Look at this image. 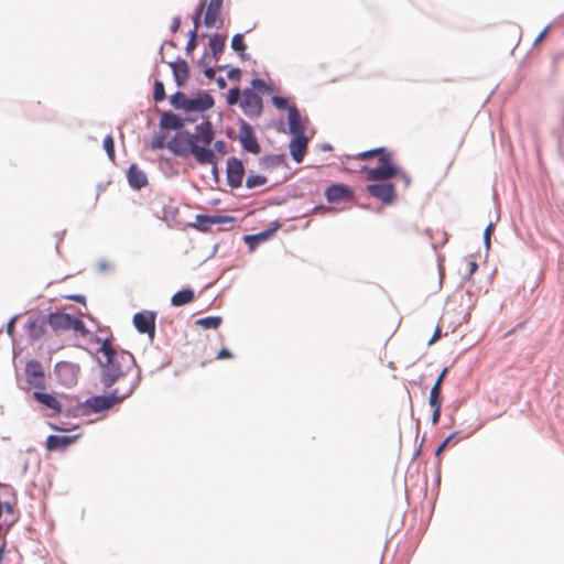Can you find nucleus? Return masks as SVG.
Instances as JSON below:
<instances>
[{
    "mask_svg": "<svg viewBox=\"0 0 564 564\" xmlns=\"http://www.w3.org/2000/svg\"><path fill=\"white\" fill-rule=\"evenodd\" d=\"M165 148L176 158H187L193 155L199 165L200 163L212 159L209 148L198 147L194 133L187 129L175 133L170 141L163 139V135L152 137V150H163Z\"/></svg>",
    "mask_w": 564,
    "mask_h": 564,
    "instance_id": "1",
    "label": "nucleus"
},
{
    "mask_svg": "<svg viewBox=\"0 0 564 564\" xmlns=\"http://www.w3.org/2000/svg\"><path fill=\"white\" fill-rule=\"evenodd\" d=\"M96 341L100 343V346L91 356L100 368V383L105 389H110L127 375V371L121 367L118 350L109 344V338L101 339L97 336Z\"/></svg>",
    "mask_w": 564,
    "mask_h": 564,
    "instance_id": "2",
    "label": "nucleus"
},
{
    "mask_svg": "<svg viewBox=\"0 0 564 564\" xmlns=\"http://www.w3.org/2000/svg\"><path fill=\"white\" fill-rule=\"evenodd\" d=\"M141 379V370L139 369L138 373H135V377L127 390L121 392L119 388H116L101 394H94L88 397L84 401V408L86 410L87 416L102 413L107 410H110L115 404L121 403L134 392V390L139 387Z\"/></svg>",
    "mask_w": 564,
    "mask_h": 564,
    "instance_id": "3",
    "label": "nucleus"
},
{
    "mask_svg": "<svg viewBox=\"0 0 564 564\" xmlns=\"http://www.w3.org/2000/svg\"><path fill=\"white\" fill-rule=\"evenodd\" d=\"M80 366L75 362L62 360L55 364L54 375L57 382L64 388H73L78 382Z\"/></svg>",
    "mask_w": 564,
    "mask_h": 564,
    "instance_id": "4",
    "label": "nucleus"
},
{
    "mask_svg": "<svg viewBox=\"0 0 564 564\" xmlns=\"http://www.w3.org/2000/svg\"><path fill=\"white\" fill-rule=\"evenodd\" d=\"M239 134L238 140L241 149L250 154L258 155L261 152V145L256 134L254 128L242 118H238Z\"/></svg>",
    "mask_w": 564,
    "mask_h": 564,
    "instance_id": "5",
    "label": "nucleus"
},
{
    "mask_svg": "<svg viewBox=\"0 0 564 564\" xmlns=\"http://www.w3.org/2000/svg\"><path fill=\"white\" fill-rule=\"evenodd\" d=\"M156 110L160 112L159 132L153 135H163V139H166L171 131L177 133L186 130L183 116L172 110H160L159 108Z\"/></svg>",
    "mask_w": 564,
    "mask_h": 564,
    "instance_id": "6",
    "label": "nucleus"
},
{
    "mask_svg": "<svg viewBox=\"0 0 564 564\" xmlns=\"http://www.w3.org/2000/svg\"><path fill=\"white\" fill-rule=\"evenodd\" d=\"M156 317L155 311L142 310L133 315L132 324L139 334L148 335L149 339L153 341L156 334Z\"/></svg>",
    "mask_w": 564,
    "mask_h": 564,
    "instance_id": "7",
    "label": "nucleus"
},
{
    "mask_svg": "<svg viewBox=\"0 0 564 564\" xmlns=\"http://www.w3.org/2000/svg\"><path fill=\"white\" fill-rule=\"evenodd\" d=\"M242 98L239 100V107L242 112L250 119H254L261 116L263 112V99L253 94L251 88H243L241 91Z\"/></svg>",
    "mask_w": 564,
    "mask_h": 564,
    "instance_id": "8",
    "label": "nucleus"
},
{
    "mask_svg": "<svg viewBox=\"0 0 564 564\" xmlns=\"http://www.w3.org/2000/svg\"><path fill=\"white\" fill-rule=\"evenodd\" d=\"M246 169L243 161L237 156H230L226 161V180L231 189H237L242 185Z\"/></svg>",
    "mask_w": 564,
    "mask_h": 564,
    "instance_id": "9",
    "label": "nucleus"
},
{
    "mask_svg": "<svg viewBox=\"0 0 564 564\" xmlns=\"http://www.w3.org/2000/svg\"><path fill=\"white\" fill-rule=\"evenodd\" d=\"M368 194L384 205H392L397 199L395 186L391 182L371 183L366 186Z\"/></svg>",
    "mask_w": 564,
    "mask_h": 564,
    "instance_id": "10",
    "label": "nucleus"
},
{
    "mask_svg": "<svg viewBox=\"0 0 564 564\" xmlns=\"http://www.w3.org/2000/svg\"><path fill=\"white\" fill-rule=\"evenodd\" d=\"M282 227L279 220L272 221L267 228L256 234H247L242 237L250 252H253L261 243L270 240Z\"/></svg>",
    "mask_w": 564,
    "mask_h": 564,
    "instance_id": "11",
    "label": "nucleus"
},
{
    "mask_svg": "<svg viewBox=\"0 0 564 564\" xmlns=\"http://www.w3.org/2000/svg\"><path fill=\"white\" fill-rule=\"evenodd\" d=\"M324 195L328 204H339L352 199L355 191L347 184L332 183L325 188Z\"/></svg>",
    "mask_w": 564,
    "mask_h": 564,
    "instance_id": "12",
    "label": "nucleus"
},
{
    "mask_svg": "<svg viewBox=\"0 0 564 564\" xmlns=\"http://www.w3.org/2000/svg\"><path fill=\"white\" fill-rule=\"evenodd\" d=\"M46 318L47 315H45L43 311H39L29 317L25 323V330L31 341L39 340L43 337L46 332V326L48 325Z\"/></svg>",
    "mask_w": 564,
    "mask_h": 564,
    "instance_id": "13",
    "label": "nucleus"
},
{
    "mask_svg": "<svg viewBox=\"0 0 564 564\" xmlns=\"http://www.w3.org/2000/svg\"><path fill=\"white\" fill-rule=\"evenodd\" d=\"M215 106L214 97L206 90H198L194 96L188 97L185 112L204 113Z\"/></svg>",
    "mask_w": 564,
    "mask_h": 564,
    "instance_id": "14",
    "label": "nucleus"
},
{
    "mask_svg": "<svg viewBox=\"0 0 564 564\" xmlns=\"http://www.w3.org/2000/svg\"><path fill=\"white\" fill-rule=\"evenodd\" d=\"M26 381L31 386L39 389H45V372L41 361L37 359H31L25 365Z\"/></svg>",
    "mask_w": 564,
    "mask_h": 564,
    "instance_id": "15",
    "label": "nucleus"
},
{
    "mask_svg": "<svg viewBox=\"0 0 564 564\" xmlns=\"http://www.w3.org/2000/svg\"><path fill=\"white\" fill-rule=\"evenodd\" d=\"M310 144V138L304 133H293L289 143L290 155L296 163H302L306 149Z\"/></svg>",
    "mask_w": 564,
    "mask_h": 564,
    "instance_id": "16",
    "label": "nucleus"
},
{
    "mask_svg": "<svg viewBox=\"0 0 564 564\" xmlns=\"http://www.w3.org/2000/svg\"><path fill=\"white\" fill-rule=\"evenodd\" d=\"M44 389L34 390L32 398L41 405L52 410V415L62 414L63 404L52 392H45Z\"/></svg>",
    "mask_w": 564,
    "mask_h": 564,
    "instance_id": "17",
    "label": "nucleus"
},
{
    "mask_svg": "<svg viewBox=\"0 0 564 564\" xmlns=\"http://www.w3.org/2000/svg\"><path fill=\"white\" fill-rule=\"evenodd\" d=\"M193 133L198 147L209 148L215 138L214 126L208 118H204L202 122L196 124Z\"/></svg>",
    "mask_w": 564,
    "mask_h": 564,
    "instance_id": "18",
    "label": "nucleus"
},
{
    "mask_svg": "<svg viewBox=\"0 0 564 564\" xmlns=\"http://www.w3.org/2000/svg\"><path fill=\"white\" fill-rule=\"evenodd\" d=\"M80 434L75 435H57L51 434L46 437L45 447L48 452H63L73 445Z\"/></svg>",
    "mask_w": 564,
    "mask_h": 564,
    "instance_id": "19",
    "label": "nucleus"
},
{
    "mask_svg": "<svg viewBox=\"0 0 564 564\" xmlns=\"http://www.w3.org/2000/svg\"><path fill=\"white\" fill-rule=\"evenodd\" d=\"M169 66L171 67L176 86L184 87L191 75L188 63L181 56H177L175 61L169 62Z\"/></svg>",
    "mask_w": 564,
    "mask_h": 564,
    "instance_id": "20",
    "label": "nucleus"
},
{
    "mask_svg": "<svg viewBox=\"0 0 564 564\" xmlns=\"http://www.w3.org/2000/svg\"><path fill=\"white\" fill-rule=\"evenodd\" d=\"M377 166L383 180L397 177L398 173H401V167L393 161L392 153L388 150L382 155H378Z\"/></svg>",
    "mask_w": 564,
    "mask_h": 564,
    "instance_id": "21",
    "label": "nucleus"
},
{
    "mask_svg": "<svg viewBox=\"0 0 564 564\" xmlns=\"http://www.w3.org/2000/svg\"><path fill=\"white\" fill-rule=\"evenodd\" d=\"M127 181L129 186L134 191H140L149 183L148 176L137 163H131L127 170Z\"/></svg>",
    "mask_w": 564,
    "mask_h": 564,
    "instance_id": "22",
    "label": "nucleus"
},
{
    "mask_svg": "<svg viewBox=\"0 0 564 564\" xmlns=\"http://www.w3.org/2000/svg\"><path fill=\"white\" fill-rule=\"evenodd\" d=\"M73 314L54 311L47 314L46 322L54 332L69 330Z\"/></svg>",
    "mask_w": 564,
    "mask_h": 564,
    "instance_id": "23",
    "label": "nucleus"
},
{
    "mask_svg": "<svg viewBox=\"0 0 564 564\" xmlns=\"http://www.w3.org/2000/svg\"><path fill=\"white\" fill-rule=\"evenodd\" d=\"M223 3L224 0H209L205 7L206 11L203 21L206 28H214L216 25L217 20L220 19Z\"/></svg>",
    "mask_w": 564,
    "mask_h": 564,
    "instance_id": "24",
    "label": "nucleus"
},
{
    "mask_svg": "<svg viewBox=\"0 0 564 564\" xmlns=\"http://www.w3.org/2000/svg\"><path fill=\"white\" fill-rule=\"evenodd\" d=\"M281 165L288 166V161L284 153L265 154L259 159V166L262 170L275 169Z\"/></svg>",
    "mask_w": 564,
    "mask_h": 564,
    "instance_id": "25",
    "label": "nucleus"
},
{
    "mask_svg": "<svg viewBox=\"0 0 564 564\" xmlns=\"http://www.w3.org/2000/svg\"><path fill=\"white\" fill-rule=\"evenodd\" d=\"M288 132L293 135V133H304L305 126L302 121V116L296 107L295 109H291L288 113Z\"/></svg>",
    "mask_w": 564,
    "mask_h": 564,
    "instance_id": "26",
    "label": "nucleus"
},
{
    "mask_svg": "<svg viewBox=\"0 0 564 564\" xmlns=\"http://www.w3.org/2000/svg\"><path fill=\"white\" fill-rule=\"evenodd\" d=\"M195 299V292L192 288H183L176 291L171 297V305L174 307L184 306Z\"/></svg>",
    "mask_w": 564,
    "mask_h": 564,
    "instance_id": "27",
    "label": "nucleus"
},
{
    "mask_svg": "<svg viewBox=\"0 0 564 564\" xmlns=\"http://www.w3.org/2000/svg\"><path fill=\"white\" fill-rule=\"evenodd\" d=\"M226 46V35L220 33H213L209 35L208 47L210 50L212 57L218 59Z\"/></svg>",
    "mask_w": 564,
    "mask_h": 564,
    "instance_id": "28",
    "label": "nucleus"
},
{
    "mask_svg": "<svg viewBox=\"0 0 564 564\" xmlns=\"http://www.w3.org/2000/svg\"><path fill=\"white\" fill-rule=\"evenodd\" d=\"M459 435L458 431L452 432L447 435L435 448L434 457L436 459L435 467L437 471V484L441 481L440 468H441V454L448 447L449 443Z\"/></svg>",
    "mask_w": 564,
    "mask_h": 564,
    "instance_id": "29",
    "label": "nucleus"
},
{
    "mask_svg": "<svg viewBox=\"0 0 564 564\" xmlns=\"http://www.w3.org/2000/svg\"><path fill=\"white\" fill-rule=\"evenodd\" d=\"M448 372V367L443 368L441 373L437 376L436 380L434 381V384L431 388L430 395H429V402L434 401H443L442 395V386L444 382V379Z\"/></svg>",
    "mask_w": 564,
    "mask_h": 564,
    "instance_id": "30",
    "label": "nucleus"
},
{
    "mask_svg": "<svg viewBox=\"0 0 564 564\" xmlns=\"http://www.w3.org/2000/svg\"><path fill=\"white\" fill-rule=\"evenodd\" d=\"M189 226L200 232H208L214 225L209 214H198Z\"/></svg>",
    "mask_w": 564,
    "mask_h": 564,
    "instance_id": "31",
    "label": "nucleus"
},
{
    "mask_svg": "<svg viewBox=\"0 0 564 564\" xmlns=\"http://www.w3.org/2000/svg\"><path fill=\"white\" fill-rule=\"evenodd\" d=\"M169 100L175 110H183L185 112V109L187 108L188 97L184 91L176 90L169 97Z\"/></svg>",
    "mask_w": 564,
    "mask_h": 564,
    "instance_id": "32",
    "label": "nucleus"
},
{
    "mask_svg": "<svg viewBox=\"0 0 564 564\" xmlns=\"http://www.w3.org/2000/svg\"><path fill=\"white\" fill-rule=\"evenodd\" d=\"M250 88L253 90V94H258L260 97H262V95H271L273 91V87L260 77H256L251 80Z\"/></svg>",
    "mask_w": 564,
    "mask_h": 564,
    "instance_id": "33",
    "label": "nucleus"
},
{
    "mask_svg": "<svg viewBox=\"0 0 564 564\" xmlns=\"http://www.w3.org/2000/svg\"><path fill=\"white\" fill-rule=\"evenodd\" d=\"M221 323H223V317L215 316V315L205 316V317L198 318L195 322V324L197 326H200L204 329H217L221 325Z\"/></svg>",
    "mask_w": 564,
    "mask_h": 564,
    "instance_id": "34",
    "label": "nucleus"
},
{
    "mask_svg": "<svg viewBox=\"0 0 564 564\" xmlns=\"http://www.w3.org/2000/svg\"><path fill=\"white\" fill-rule=\"evenodd\" d=\"M209 151L212 152V159L200 163V165H207V164L215 163L217 161L216 153L226 154L228 151L227 143L224 140H216L213 143V147L212 148L209 147Z\"/></svg>",
    "mask_w": 564,
    "mask_h": 564,
    "instance_id": "35",
    "label": "nucleus"
},
{
    "mask_svg": "<svg viewBox=\"0 0 564 564\" xmlns=\"http://www.w3.org/2000/svg\"><path fill=\"white\" fill-rule=\"evenodd\" d=\"M68 419H76L80 416H87L86 410L84 408V401L77 402L75 405H68L66 408L63 406L62 412Z\"/></svg>",
    "mask_w": 564,
    "mask_h": 564,
    "instance_id": "36",
    "label": "nucleus"
},
{
    "mask_svg": "<svg viewBox=\"0 0 564 564\" xmlns=\"http://www.w3.org/2000/svg\"><path fill=\"white\" fill-rule=\"evenodd\" d=\"M272 105L280 111L290 112L291 109H295L296 106L290 102V99L285 96L272 95L271 96Z\"/></svg>",
    "mask_w": 564,
    "mask_h": 564,
    "instance_id": "37",
    "label": "nucleus"
},
{
    "mask_svg": "<svg viewBox=\"0 0 564 564\" xmlns=\"http://www.w3.org/2000/svg\"><path fill=\"white\" fill-rule=\"evenodd\" d=\"M267 183H268V177L265 175L250 173L246 178L245 185L248 189H252L256 187L263 186Z\"/></svg>",
    "mask_w": 564,
    "mask_h": 564,
    "instance_id": "38",
    "label": "nucleus"
},
{
    "mask_svg": "<svg viewBox=\"0 0 564 564\" xmlns=\"http://www.w3.org/2000/svg\"><path fill=\"white\" fill-rule=\"evenodd\" d=\"M118 356H119V360L121 361L122 368L124 365L129 364V366L127 367V369L124 371L128 372L131 367H135L137 372L139 371V369L141 370V368L137 365L134 356L130 351L122 349V350L118 351Z\"/></svg>",
    "mask_w": 564,
    "mask_h": 564,
    "instance_id": "39",
    "label": "nucleus"
},
{
    "mask_svg": "<svg viewBox=\"0 0 564 564\" xmlns=\"http://www.w3.org/2000/svg\"><path fill=\"white\" fill-rule=\"evenodd\" d=\"M102 148L111 162L116 160L115 139L111 134H107L102 140Z\"/></svg>",
    "mask_w": 564,
    "mask_h": 564,
    "instance_id": "40",
    "label": "nucleus"
},
{
    "mask_svg": "<svg viewBox=\"0 0 564 564\" xmlns=\"http://www.w3.org/2000/svg\"><path fill=\"white\" fill-rule=\"evenodd\" d=\"M166 99V93L164 83L160 79H155L153 84V100L158 102H162Z\"/></svg>",
    "mask_w": 564,
    "mask_h": 564,
    "instance_id": "41",
    "label": "nucleus"
},
{
    "mask_svg": "<svg viewBox=\"0 0 564 564\" xmlns=\"http://www.w3.org/2000/svg\"><path fill=\"white\" fill-rule=\"evenodd\" d=\"M230 46L234 52L236 53H243V51L247 50V44L245 42V34L243 33H236L232 39Z\"/></svg>",
    "mask_w": 564,
    "mask_h": 564,
    "instance_id": "42",
    "label": "nucleus"
},
{
    "mask_svg": "<svg viewBox=\"0 0 564 564\" xmlns=\"http://www.w3.org/2000/svg\"><path fill=\"white\" fill-rule=\"evenodd\" d=\"M205 7H206V0H199L197 6L194 9V12L192 13V20H193V24L195 25V29H198L202 24L200 18H202Z\"/></svg>",
    "mask_w": 564,
    "mask_h": 564,
    "instance_id": "43",
    "label": "nucleus"
},
{
    "mask_svg": "<svg viewBox=\"0 0 564 564\" xmlns=\"http://www.w3.org/2000/svg\"><path fill=\"white\" fill-rule=\"evenodd\" d=\"M387 148L384 147H378V148H375V149H370V150H366V151H362V152H359L356 158L358 160H368V159H371V158H375L378 155H382L384 152H386Z\"/></svg>",
    "mask_w": 564,
    "mask_h": 564,
    "instance_id": "44",
    "label": "nucleus"
},
{
    "mask_svg": "<svg viewBox=\"0 0 564 564\" xmlns=\"http://www.w3.org/2000/svg\"><path fill=\"white\" fill-rule=\"evenodd\" d=\"M429 404L432 408L431 423L437 425L442 416L443 401L429 402Z\"/></svg>",
    "mask_w": 564,
    "mask_h": 564,
    "instance_id": "45",
    "label": "nucleus"
},
{
    "mask_svg": "<svg viewBox=\"0 0 564 564\" xmlns=\"http://www.w3.org/2000/svg\"><path fill=\"white\" fill-rule=\"evenodd\" d=\"M69 330H74L80 335H86L88 333L84 321L75 315L72 317Z\"/></svg>",
    "mask_w": 564,
    "mask_h": 564,
    "instance_id": "46",
    "label": "nucleus"
},
{
    "mask_svg": "<svg viewBox=\"0 0 564 564\" xmlns=\"http://www.w3.org/2000/svg\"><path fill=\"white\" fill-rule=\"evenodd\" d=\"M360 172L361 173H366L367 175V178L370 180V181H379V180H383L382 176H381V173H380V170L378 166H375V167H370L368 165H364L361 169H360Z\"/></svg>",
    "mask_w": 564,
    "mask_h": 564,
    "instance_id": "47",
    "label": "nucleus"
},
{
    "mask_svg": "<svg viewBox=\"0 0 564 564\" xmlns=\"http://www.w3.org/2000/svg\"><path fill=\"white\" fill-rule=\"evenodd\" d=\"M241 91L239 89V87L235 86V87H231L228 93H227V96H226V102L228 106H235V105H239V96H240Z\"/></svg>",
    "mask_w": 564,
    "mask_h": 564,
    "instance_id": "48",
    "label": "nucleus"
},
{
    "mask_svg": "<svg viewBox=\"0 0 564 564\" xmlns=\"http://www.w3.org/2000/svg\"><path fill=\"white\" fill-rule=\"evenodd\" d=\"M210 220L213 225H221V224H234L236 221V217L230 215H210Z\"/></svg>",
    "mask_w": 564,
    "mask_h": 564,
    "instance_id": "49",
    "label": "nucleus"
},
{
    "mask_svg": "<svg viewBox=\"0 0 564 564\" xmlns=\"http://www.w3.org/2000/svg\"><path fill=\"white\" fill-rule=\"evenodd\" d=\"M494 230H495V224L490 221L487 225V227L485 228L484 234H482L484 247H485L486 251H488L490 249L491 235H492Z\"/></svg>",
    "mask_w": 564,
    "mask_h": 564,
    "instance_id": "50",
    "label": "nucleus"
},
{
    "mask_svg": "<svg viewBox=\"0 0 564 564\" xmlns=\"http://www.w3.org/2000/svg\"><path fill=\"white\" fill-rule=\"evenodd\" d=\"M20 314L13 315L6 325V332L10 337L14 336L15 333V323L20 318Z\"/></svg>",
    "mask_w": 564,
    "mask_h": 564,
    "instance_id": "51",
    "label": "nucleus"
},
{
    "mask_svg": "<svg viewBox=\"0 0 564 564\" xmlns=\"http://www.w3.org/2000/svg\"><path fill=\"white\" fill-rule=\"evenodd\" d=\"M242 72L239 67H230L227 73V77L231 82H237L241 78Z\"/></svg>",
    "mask_w": 564,
    "mask_h": 564,
    "instance_id": "52",
    "label": "nucleus"
},
{
    "mask_svg": "<svg viewBox=\"0 0 564 564\" xmlns=\"http://www.w3.org/2000/svg\"><path fill=\"white\" fill-rule=\"evenodd\" d=\"M204 116H199L198 112H185V116H183L184 124L188 123H195L198 121V119Z\"/></svg>",
    "mask_w": 564,
    "mask_h": 564,
    "instance_id": "53",
    "label": "nucleus"
},
{
    "mask_svg": "<svg viewBox=\"0 0 564 564\" xmlns=\"http://www.w3.org/2000/svg\"><path fill=\"white\" fill-rule=\"evenodd\" d=\"M64 299L79 303V304H84V305L86 304V296L83 294H68V295H65Z\"/></svg>",
    "mask_w": 564,
    "mask_h": 564,
    "instance_id": "54",
    "label": "nucleus"
},
{
    "mask_svg": "<svg viewBox=\"0 0 564 564\" xmlns=\"http://www.w3.org/2000/svg\"><path fill=\"white\" fill-rule=\"evenodd\" d=\"M15 511V507L10 501L2 500V513L6 512L8 516H14Z\"/></svg>",
    "mask_w": 564,
    "mask_h": 564,
    "instance_id": "55",
    "label": "nucleus"
},
{
    "mask_svg": "<svg viewBox=\"0 0 564 564\" xmlns=\"http://www.w3.org/2000/svg\"><path fill=\"white\" fill-rule=\"evenodd\" d=\"M198 42L197 40H187L186 46H185V53L187 56H191L195 48L197 47Z\"/></svg>",
    "mask_w": 564,
    "mask_h": 564,
    "instance_id": "56",
    "label": "nucleus"
},
{
    "mask_svg": "<svg viewBox=\"0 0 564 564\" xmlns=\"http://www.w3.org/2000/svg\"><path fill=\"white\" fill-rule=\"evenodd\" d=\"M477 269H478V263L476 261H469L468 262V272L464 276V280H469L473 276V274L477 271Z\"/></svg>",
    "mask_w": 564,
    "mask_h": 564,
    "instance_id": "57",
    "label": "nucleus"
},
{
    "mask_svg": "<svg viewBox=\"0 0 564 564\" xmlns=\"http://www.w3.org/2000/svg\"><path fill=\"white\" fill-rule=\"evenodd\" d=\"M329 210H332V208L328 205L318 204L313 206V208L311 209V214L327 213Z\"/></svg>",
    "mask_w": 564,
    "mask_h": 564,
    "instance_id": "58",
    "label": "nucleus"
},
{
    "mask_svg": "<svg viewBox=\"0 0 564 564\" xmlns=\"http://www.w3.org/2000/svg\"><path fill=\"white\" fill-rule=\"evenodd\" d=\"M197 65L202 68H205L207 66L210 65V61L208 59V53L207 51H204L203 55L200 56V58H198L197 61Z\"/></svg>",
    "mask_w": 564,
    "mask_h": 564,
    "instance_id": "59",
    "label": "nucleus"
},
{
    "mask_svg": "<svg viewBox=\"0 0 564 564\" xmlns=\"http://www.w3.org/2000/svg\"><path fill=\"white\" fill-rule=\"evenodd\" d=\"M203 73L206 78L214 79L216 77V67L209 65V66L203 68Z\"/></svg>",
    "mask_w": 564,
    "mask_h": 564,
    "instance_id": "60",
    "label": "nucleus"
},
{
    "mask_svg": "<svg viewBox=\"0 0 564 564\" xmlns=\"http://www.w3.org/2000/svg\"><path fill=\"white\" fill-rule=\"evenodd\" d=\"M442 336V328L440 325H437L434 329V333L432 337L429 339V345H433L435 341H437Z\"/></svg>",
    "mask_w": 564,
    "mask_h": 564,
    "instance_id": "61",
    "label": "nucleus"
},
{
    "mask_svg": "<svg viewBox=\"0 0 564 564\" xmlns=\"http://www.w3.org/2000/svg\"><path fill=\"white\" fill-rule=\"evenodd\" d=\"M210 172H212L213 181L216 184H218L220 182V173H219V169H218L216 162L212 164Z\"/></svg>",
    "mask_w": 564,
    "mask_h": 564,
    "instance_id": "62",
    "label": "nucleus"
},
{
    "mask_svg": "<svg viewBox=\"0 0 564 564\" xmlns=\"http://www.w3.org/2000/svg\"><path fill=\"white\" fill-rule=\"evenodd\" d=\"M397 177H400L401 181L403 182V185L405 188H408L411 184V177L410 175L404 172L402 169H401V173H398V176Z\"/></svg>",
    "mask_w": 564,
    "mask_h": 564,
    "instance_id": "63",
    "label": "nucleus"
},
{
    "mask_svg": "<svg viewBox=\"0 0 564 564\" xmlns=\"http://www.w3.org/2000/svg\"><path fill=\"white\" fill-rule=\"evenodd\" d=\"M181 23H182L181 17L180 15L174 17L172 20V23H171V32L176 33L181 28Z\"/></svg>",
    "mask_w": 564,
    "mask_h": 564,
    "instance_id": "64",
    "label": "nucleus"
}]
</instances>
